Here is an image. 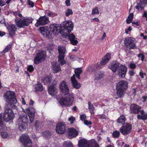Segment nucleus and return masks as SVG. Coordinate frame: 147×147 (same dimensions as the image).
Wrapping results in <instances>:
<instances>
[{
    "label": "nucleus",
    "mask_w": 147,
    "mask_h": 147,
    "mask_svg": "<svg viewBox=\"0 0 147 147\" xmlns=\"http://www.w3.org/2000/svg\"><path fill=\"white\" fill-rule=\"evenodd\" d=\"M4 98L7 104L5 107V111L3 114V119L5 121H8L13 119L14 114L11 108L17 109V107L15 105L17 100L16 98L14 93L11 91H7L4 94Z\"/></svg>",
    "instance_id": "f257e3e1"
},
{
    "label": "nucleus",
    "mask_w": 147,
    "mask_h": 147,
    "mask_svg": "<svg viewBox=\"0 0 147 147\" xmlns=\"http://www.w3.org/2000/svg\"><path fill=\"white\" fill-rule=\"evenodd\" d=\"M74 24L70 20L65 21L59 25L56 24H52L50 26V31L53 33V35L56 34L60 32V29L62 32L68 34L73 30Z\"/></svg>",
    "instance_id": "f03ea898"
},
{
    "label": "nucleus",
    "mask_w": 147,
    "mask_h": 147,
    "mask_svg": "<svg viewBox=\"0 0 147 147\" xmlns=\"http://www.w3.org/2000/svg\"><path fill=\"white\" fill-rule=\"evenodd\" d=\"M128 82L123 80L119 82L116 86L117 94L119 98L123 96L128 88Z\"/></svg>",
    "instance_id": "7ed1b4c3"
},
{
    "label": "nucleus",
    "mask_w": 147,
    "mask_h": 147,
    "mask_svg": "<svg viewBox=\"0 0 147 147\" xmlns=\"http://www.w3.org/2000/svg\"><path fill=\"white\" fill-rule=\"evenodd\" d=\"M28 120L27 115L22 114L19 115L18 120V125L20 131H22L26 130Z\"/></svg>",
    "instance_id": "20e7f679"
},
{
    "label": "nucleus",
    "mask_w": 147,
    "mask_h": 147,
    "mask_svg": "<svg viewBox=\"0 0 147 147\" xmlns=\"http://www.w3.org/2000/svg\"><path fill=\"white\" fill-rule=\"evenodd\" d=\"M65 97L60 98L59 100V103L62 105L70 106L72 105L74 98L72 94H69Z\"/></svg>",
    "instance_id": "39448f33"
},
{
    "label": "nucleus",
    "mask_w": 147,
    "mask_h": 147,
    "mask_svg": "<svg viewBox=\"0 0 147 147\" xmlns=\"http://www.w3.org/2000/svg\"><path fill=\"white\" fill-rule=\"evenodd\" d=\"M59 55L58 57V62L61 65H63L66 64V62L64 60L65 56V54L66 53V49L63 46H59L58 47Z\"/></svg>",
    "instance_id": "423d86ee"
},
{
    "label": "nucleus",
    "mask_w": 147,
    "mask_h": 147,
    "mask_svg": "<svg viewBox=\"0 0 147 147\" xmlns=\"http://www.w3.org/2000/svg\"><path fill=\"white\" fill-rule=\"evenodd\" d=\"M33 19L31 17L25 18L23 19L16 20V23L17 26L20 28L24 26H28L32 22Z\"/></svg>",
    "instance_id": "0eeeda50"
},
{
    "label": "nucleus",
    "mask_w": 147,
    "mask_h": 147,
    "mask_svg": "<svg viewBox=\"0 0 147 147\" xmlns=\"http://www.w3.org/2000/svg\"><path fill=\"white\" fill-rule=\"evenodd\" d=\"M134 38L130 37H126L124 40V44L126 47L129 49H134L136 48L134 42Z\"/></svg>",
    "instance_id": "6e6552de"
},
{
    "label": "nucleus",
    "mask_w": 147,
    "mask_h": 147,
    "mask_svg": "<svg viewBox=\"0 0 147 147\" xmlns=\"http://www.w3.org/2000/svg\"><path fill=\"white\" fill-rule=\"evenodd\" d=\"M46 57L45 51H39L34 59V63L36 64H38L39 63L44 61Z\"/></svg>",
    "instance_id": "1a4fd4ad"
},
{
    "label": "nucleus",
    "mask_w": 147,
    "mask_h": 147,
    "mask_svg": "<svg viewBox=\"0 0 147 147\" xmlns=\"http://www.w3.org/2000/svg\"><path fill=\"white\" fill-rule=\"evenodd\" d=\"M59 88L61 92L65 95H67L69 93V89L66 82L63 81L59 84Z\"/></svg>",
    "instance_id": "9d476101"
},
{
    "label": "nucleus",
    "mask_w": 147,
    "mask_h": 147,
    "mask_svg": "<svg viewBox=\"0 0 147 147\" xmlns=\"http://www.w3.org/2000/svg\"><path fill=\"white\" fill-rule=\"evenodd\" d=\"M21 142L25 147H32L31 146L32 142L27 135H23L20 137Z\"/></svg>",
    "instance_id": "9b49d317"
},
{
    "label": "nucleus",
    "mask_w": 147,
    "mask_h": 147,
    "mask_svg": "<svg viewBox=\"0 0 147 147\" xmlns=\"http://www.w3.org/2000/svg\"><path fill=\"white\" fill-rule=\"evenodd\" d=\"M131 125L128 123L121 126L119 129V131L122 134L125 136L131 132Z\"/></svg>",
    "instance_id": "f8f14e48"
},
{
    "label": "nucleus",
    "mask_w": 147,
    "mask_h": 147,
    "mask_svg": "<svg viewBox=\"0 0 147 147\" xmlns=\"http://www.w3.org/2000/svg\"><path fill=\"white\" fill-rule=\"evenodd\" d=\"M49 22V18L45 16L40 17L37 21L35 24V26L38 27L40 25H43L47 24Z\"/></svg>",
    "instance_id": "ddd939ff"
},
{
    "label": "nucleus",
    "mask_w": 147,
    "mask_h": 147,
    "mask_svg": "<svg viewBox=\"0 0 147 147\" xmlns=\"http://www.w3.org/2000/svg\"><path fill=\"white\" fill-rule=\"evenodd\" d=\"M25 112L27 113L30 118V122L32 123L34 121V117L35 114V110L32 107H28L25 108Z\"/></svg>",
    "instance_id": "4468645a"
},
{
    "label": "nucleus",
    "mask_w": 147,
    "mask_h": 147,
    "mask_svg": "<svg viewBox=\"0 0 147 147\" xmlns=\"http://www.w3.org/2000/svg\"><path fill=\"white\" fill-rule=\"evenodd\" d=\"M127 67L125 65H121L119 67L118 70V74L119 77L124 78L127 71Z\"/></svg>",
    "instance_id": "2eb2a0df"
},
{
    "label": "nucleus",
    "mask_w": 147,
    "mask_h": 147,
    "mask_svg": "<svg viewBox=\"0 0 147 147\" xmlns=\"http://www.w3.org/2000/svg\"><path fill=\"white\" fill-rule=\"evenodd\" d=\"M9 34L11 37H12L15 34V32L16 31V26L13 24H10L7 27Z\"/></svg>",
    "instance_id": "dca6fc26"
},
{
    "label": "nucleus",
    "mask_w": 147,
    "mask_h": 147,
    "mask_svg": "<svg viewBox=\"0 0 147 147\" xmlns=\"http://www.w3.org/2000/svg\"><path fill=\"white\" fill-rule=\"evenodd\" d=\"M65 125L63 123H60L57 124L56 127V131L60 134H63L66 129Z\"/></svg>",
    "instance_id": "f3484780"
},
{
    "label": "nucleus",
    "mask_w": 147,
    "mask_h": 147,
    "mask_svg": "<svg viewBox=\"0 0 147 147\" xmlns=\"http://www.w3.org/2000/svg\"><path fill=\"white\" fill-rule=\"evenodd\" d=\"M141 109V107L134 104H132L130 106V112L131 113L134 114H138Z\"/></svg>",
    "instance_id": "a211bd4d"
},
{
    "label": "nucleus",
    "mask_w": 147,
    "mask_h": 147,
    "mask_svg": "<svg viewBox=\"0 0 147 147\" xmlns=\"http://www.w3.org/2000/svg\"><path fill=\"white\" fill-rule=\"evenodd\" d=\"M78 132L74 129L70 128L68 129V136L69 138L75 137L78 136Z\"/></svg>",
    "instance_id": "6ab92c4d"
},
{
    "label": "nucleus",
    "mask_w": 147,
    "mask_h": 147,
    "mask_svg": "<svg viewBox=\"0 0 147 147\" xmlns=\"http://www.w3.org/2000/svg\"><path fill=\"white\" fill-rule=\"evenodd\" d=\"M104 72L102 71H98L94 74V80L95 82H96L97 80H99L103 78L104 75Z\"/></svg>",
    "instance_id": "aec40b11"
},
{
    "label": "nucleus",
    "mask_w": 147,
    "mask_h": 147,
    "mask_svg": "<svg viewBox=\"0 0 147 147\" xmlns=\"http://www.w3.org/2000/svg\"><path fill=\"white\" fill-rule=\"evenodd\" d=\"M74 75L71 78V80L73 87L76 89L79 88L81 86V84L78 83L75 78Z\"/></svg>",
    "instance_id": "412c9836"
},
{
    "label": "nucleus",
    "mask_w": 147,
    "mask_h": 147,
    "mask_svg": "<svg viewBox=\"0 0 147 147\" xmlns=\"http://www.w3.org/2000/svg\"><path fill=\"white\" fill-rule=\"evenodd\" d=\"M90 142L86 139H81L79 141V147H89Z\"/></svg>",
    "instance_id": "4be33fe9"
},
{
    "label": "nucleus",
    "mask_w": 147,
    "mask_h": 147,
    "mask_svg": "<svg viewBox=\"0 0 147 147\" xmlns=\"http://www.w3.org/2000/svg\"><path fill=\"white\" fill-rule=\"evenodd\" d=\"M48 91L49 94L52 96L55 95L57 93V89L54 85L49 87Z\"/></svg>",
    "instance_id": "5701e85b"
},
{
    "label": "nucleus",
    "mask_w": 147,
    "mask_h": 147,
    "mask_svg": "<svg viewBox=\"0 0 147 147\" xmlns=\"http://www.w3.org/2000/svg\"><path fill=\"white\" fill-rule=\"evenodd\" d=\"M68 39L70 41L71 43L74 45H76L78 43L75 36L73 34H69L68 35Z\"/></svg>",
    "instance_id": "b1692460"
},
{
    "label": "nucleus",
    "mask_w": 147,
    "mask_h": 147,
    "mask_svg": "<svg viewBox=\"0 0 147 147\" xmlns=\"http://www.w3.org/2000/svg\"><path fill=\"white\" fill-rule=\"evenodd\" d=\"M111 54L109 53H107L105 55L104 57L102 59L101 64L102 65H105L108 63L111 59Z\"/></svg>",
    "instance_id": "393cba45"
},
{
    "label": "nucleus",
    "mask_w": 147,
    "mask_h": 147,
    "mask_svg": "<svg viewBox=\"0 0 147 147\" xmlns=\"http://www.w3.org/2000/svg\"><path fill=\"white\" fill-rule=\"evenodd\" d=\"M52 69L54 73H57L61 70V67L59 64H57L56 62H53L51 63Z\"/></svg>",
    "instance_id": "a878e982"
},
{
    "label": "nucleus",
    "mask_w": 147,
    "mask_h": 147,
    "mask_svg": "<svg viewBox=\"0 0 147 147\" xmlns=\"http://www.w3.org/2000/svg\"><path fill=\"white\" fill-rule=\"evenodd\" d=\"M34 91L35 92L38 91H42L43 90V87L41 83L38 82L34 86Z\"/></svg>",
    "instance_id": "bb28decb"
},
{
    "label": "nucleus",
    "mask_w": 147,
    "mask_h": 147,
    "mask_svg": "<svg viewBox=\"0 0 147 147\" xmlns=\"http://www.w3.org/2000/svg\"><path fill=\"white\" fill-rule=\"evenodd\" d=\"M52 79V77L50 75H49L42 79V81L45 84H49L51 82Z\"/></svg>",
    "instance_id": "cd10ccee"
},
{
    "label": "nucleus",
    "mask_w": 147,
    "mask_h": 147,
    "mask_svg": "<svg viewBox=\"0 0 147 147\" xmlns=\"http://www.w3.org/2000/svg\"><path fill=\"white\" fill-rule=\"evenodd\" d=\"M82 69L81 67L76 68L75 70V74L74 75L75 78H76V76L78 79H80V75L82 72Z\"/></svg>",
    "instance_id": "c85d7f7f"
},
{
    "label": "nucleus",
    "mask_w": 147,
    "mask_h": 147,
    "mask_svg": "<svg viewBox=\"0 0 147 147\" xmlns=\"http://www.w3.org/2000/svg\"><path fill=\"white\" fill-rule=\"evenodd\" d=\"M100 68L99 65L97 64L94 65L89 66L88 67V69L90 71L94 72L100 69Z\"/></svg>",
    "instance_id": "c756f323"
},
{
    "label": "nucleus",
    "mask_w": 147,
    "mask_h": 147,
    "mask_svg": "<svg viewBox=\"0 0 147 147\" xmlns=\"http://www.w3.org/2000/svg\"><path fill=\"white\" fill-rule=\"evenodd\" d=\"M41 33L45 36H47L49 35V32L48 27H42L41 28Z\"/></svg>",
    "instance_id": "7c9ffc66"
},
{
    "label": "nucleus",
    "mask_w": 147,
    "mask_h": 147,
    "mask_svg": "<svg viewBox=\"0 0 147 147\" xmlns=\"http://www.w3.org/2000/svg\"><path fill=\"white\" fill-rule=\"evenodd\" d=\"M88 109L90 112L91 114H94L95 113V108L93 106L90 101L88 102Z\"/></svg>",
    "instance_id": "2f4dec72"
},
{
    "label": "nucleus",
    "mask_w": 147,
    "mask_h": 147,
    "mask_svg": "<svg viewBox=\"0 0 147 147\" xmlns=\"http://www.w3.org/2000/svg\"><path fill=\"white\" fill-rule=\"evenodd\" d=\"M126 120L125 118L123 115L120 116L117 119V122L119 123H121L122 124L125 123Z\"/></svg>",
    "instance_id": "473e14b6"
},
{
    "label": "nucleus",
    "mask_w": 147,
    "mask_h": 147,
    "mask_svg": "<svg viewBox=\"0 0 147 147\" xmlns=\"http://www.w3.org/2000/svg\"><path fill=\"white\" fill-rule=\"evenodd\" d=\"M119 65V63H116L114 64H112L110 67V69L114 72H115L116 71Z\"/></svg>",
    "instance_id": "72a5a7b5"
},
{
    "label": "nucleus",
    "mask_w": 147,
    "mask_h": 147,
    "mask_svg": "<svg viewBox=\"0 0 147 147\" xmlns=\"http://www.w3.org/2000/svg\"><path fill=\"white\" fill-rule=\"evenodd\" d=\"M133 16L134 15L132 13H130L129 14L126 20L127 24H129L131 22L133 19Z\"/></svg>",
    "instance_id": "f704fd0d"
},
{
    "label": "nucleus",
    "mask_w": 147,
    "mask_h": 147,
    "mask_svg": "<svg viewBox=\"0 0 147 147\" xmlns=\"http://www.w3.org/2000/svg\"><path fill=\"white\" fill-rule=\"evenodd\" d=\"M137 117L138 119L145 120L147 119V115L145 114L142 115H138Z\"/></svg>",
    "instance_id": "c9c22d12"
},
{
    "label": "nucleus",
    "mask_w": 147,
    "mask_h": 147,
    "mask_svg": "<svg viewBox=\"0 0 147 147\" xmlns=\"http://www.w3.org/2000/svg\"><path fill=\"white\" fill-rule=\"evenodd\" d=\"M63 144L64 147H73L72 143L70 141H65Z\"/></svg>",
    "instance_id": "e433bc0d"
},
{
    "label": "nucleus",
    "mask_w": 147,
    "mask_h": 147,
    "mask_svg": "<svg viewBox=\"0 0 147 147\" xmlns=\"http://www.w3.org/2000/svg\"><path fill=\"white\" fill-rule=\"evenodd\" d=\"M12 44L10 43L9 44L7 45L4 50L3 51V53H5L8 52L11 48Z\"/></svg>",
    "instance_id": "4c0bfd02"
},
{
    "label": "nucleus",
    "mask_w": 147,
    "mask_h": 147,
    "mask_svg": "<svg viewBox=\"0 0 147 147\" xmlns=\"http://www.w3.org/2000/svg\"><path fill=\"white\" fill-rule=\"evenodd\" d=\"M73 12L71 9H68L66 10L65 11V14L66 16H69V15H72Z\"/></svg>",
    "instance_id": "58836bf2"
},
{
    "label": "nucleus",
    "mask_w": 147,
    "mask_h": 147,
    "mask_svg": "<svg viewBox=\"0 0 147 147\" xmlns=\"http://www.w3.org/2000/svg\"><path fill=\"white\" fill-rule=\"evenodd\" d=\"M142 4L140 2L137 3V5L135 7L136 9L138 10H139L140 9L141 10H143L144 9V7L141 6Z\"/></svg>",
    "instance_id": "ea45409f"
},
{
    "label": "nucleus",
    "mask_w": 147,
    "mask_h": 147,
    "mask_svg": "<svg viewBox=\"0 0 147 147\" xmlns=\"http://www.w3.org/2000/svg\"><path fill=\"white\" fill-rule=\"evenodd\" d=\"M68 121L71 124H73L76 121V118L73 116H71L68 118Z\"/></svg>",
    "instance_id": "a19ab883"
},
{
    "label": "nucleus",
    "mask_w": 147,
    "mask_h": 147,
    "mask_svg": "<svg viewBox=\"0 0 147 147\" xmlns=\"http://www.w3.org/2000/svg\"><path fill=\"white\" fill-rule=\"evenodd\" d=\"M99 13V11L98 10V8L97 7H96L93 9L92 10V14L93 15L94 14H98Z\"/></svg>",
    "instance_id": "79ce46f5"
},
{
    "label": "nucleus",
    "mask_w": 147,
    "mask_h": 147,
    "mask_svg": "<svg viewBox=\"0 0 147 147\" xmlns=\"http://www.w3.org/2000/svg\"><path fill=\"white\" fill-rule=\"evenodd\" d=\"M80 120L84 122L86 120L87 117L85 114H82L80 115Z\"/></svg>",
    "instance_id": "37998d69"
},
{
    "label": "nucleus",
    "mask_w": 147,
    "mask_h": 147,
    "mask_svg": "<svg viewBox=\"0 0 147 147\" xmlns=\"http://www.w3.org/2000/svg\"><path fill=\"white\" fill-rule=\"evenodd\" d=\"M120 134V133L118 131H114L113 133V135L114 138L118 137Z\"/></svg>",
    "instance_id": "c03bdc74"
},
{
    "label": "nucleus",
    "mask_w": 147,
    "mask_h": 147,
    "mask_svg": "<svg viewBox=\"0 0 147 147\" xmlns=\"http://www.w3.org/2000/svg\"><path fill=\"white\" fill-rule=\"evenodd\" d=\"M84 123L86 125L89 126V125H91L92 124V121H88L87 120H86L84 122Z\"/></svg>",
    "instance_id": "a18cd8bd"
},
{
    "label": "nucleus",
    "mask_w": 147,
    "mask_h": 147,
    "mask_svg": "<svg viewBox=\"0 0 147 147\" xmlns=\"http://www.w3.org/2000/svg\"><path fill=\"white\" fill-rule=\"evenodd\" d=\"M1 136L3 138H6L8 136V134L6 132H2L1 133Z\"/></svg>",
    "instance_id": "49530a36"
},
{
    "label": "nucleus",
    "mask_w": 147,
    "mask_h": 147,
    "mask_svg": "<svg viewBox=\"0 0 147 147\" xmlns=\"http://www.w3.org/2000/svg\"><path fill=\"white\" fill-rule=\"evenodd\" d=\"M41 125V123L39 121H36L35 123V126L36 127L38 128V127Z\"/></svg>",
    "instance_id": "de8ad7c7"
},
{
    "label": "nucleus",
    "mask_w": 147,
    "mask_h": 147,
    "mask_svg": "<svg viewBox=\"0 0 147 147\" xmlns=\"http://www.w3.org/2000/svg\"><path fill=\"white\" fill-rule=\"evenodd\" d=\"M27 2H28V5L32 7H33L34 5V3L31 1L30 0H28Z\"/></svg>",
    "instance_id": "09e8293b"
},
{
    "label": "nucleus",
    "mask_w": 147,
    "mask_h": 147,
    "mask_svg": "<svg viewBox=\"0 0 147 147\" xmlns=\"http://www.w3.org/2000/svg\"><path fill=\"white\" fill-rule=\"evenodd\" d=\"M51 133L49 131H46L44 135L47 138H49L51 136Z\"/></svg>",
    "instance_id": "8fccbe9b"
},
{
    "label": "nucleus",
    "mask_w": 147,
    "mask_h": 147,
    "mask_svg": "<svg viewBox=\"0 0 147 147\" xmlns=\"http://www.w3.org/2000/svg\"><path fill=\"white\" fill-rule=\"evenodd\" d=\"M27 70L31 72L34 70V67L32 65H30L28 67Z\"/></svg>",
    "instance_id": "3c124183"
},
{
    "label": "nucleus",
    "mask_w": 147,
    "mask_h": 147,
    "mask_svg": "<svg viewBox=\"0 0 147 147\" xmlns=\"http://www.w3.org/2000/svg\"><path fill=\"white\" fill-rule=\"evenodd\" d=\"M139 74L141 78H142L144 77V76L146 75V74L143 72L142 71H141L139 73Z\"/></svg>",
    "instance_id": "603ef678"
},
{
    "label": "nucleus",
    "mask_w": 147,
    "mask_h": 147,
    "mask_svg": "<svg viewBox=\"0 0 147 147\" xmlns=\"http://www.w3.org/2000/svg\"><path fill=\"white\" fill-rule=\"evenodd\" d=\"M99 118L102 119H106L107 118V117L105 115H99Z\"/></svg>",
    "instance_id": "864d4df0"
},
{
    "label": "nucleus",
    "mask_w": 147,
    "mask_h": 147,
    "mask_svg": "<svg viewBox=\"0 0 147 147\" xmlns=\"http://www.w3.org/2000/svg\"><path fill=\"white\" fill-rule=\"evenodd\" d=\"M132 30V28L131 26H129L127 29L125 30V32L127 34H128L129 32L130 31Z\"/></svg>",
    "instance_id": "5fc2aeb1"
},
{
    "label": "nucleus",
    "mask_w": 147,
    "mask_h": 147,
    "mask_svg": "<svg viewBox=\"0 0 147 147\" xmlns=\"http://www.w3.org/2000/svg\"><path fill=\"white\" fill-rule=\"evenodd\" d=\"M129 66L132 69H134L136 67V65L134 63H131L130 65Z\"/></svg>",
    "instance_id": "6e6d98bb"
},
{
    "label": "nucleus",
    "mask_w": 147,
    "mask_h": 147,
    "mask_svg": "<svg viewBox=\"0 0 147 147\" xmlns=\"http://www.w3.org/2000/svg\"><path fill=\"white\" fill-rule=\"evenodd\" d=\"M90 147H99L98 145L96 143H92L90 144Z\"/></svg>",
    "instance_id": "4d7b16f0"
},
{
    "label": "nucleus",
    "mask_w": 147,
    "mask_h": 147,
    "mask_svg": "<svg viewBox=\"0 0 147 147\" xmlns=\"http://www.w3.org/2000/svg\"><path fill=\"white\" fill-rule=\"evenodd\" d=\"M65 3L67 6H69L70 5L71 3H70V0H66L65 1Z\"/></svg>",
    "instance_id": "13d9d810"
},
{
    "label": "nucleus",
    "mask_w": 147,
    "mask_h": 147,
    "mask_svg": "<svg viewBox=\"0 0 147 147\" xmlns=\"http://www.w3.org/2000/svg\"><path fill=\"white\" fill-rule=\"evenodd\" d=\"M142 4H145V5L147 4V0H140V2Z\"/></svg>",
    "instance_id": "bf43d9fd"
},
{
    "label": "nucleus",
    "mask_w": 147,
    "mask_h": 147,
    "mask_svg": "<svg viewBox=\"0 0 147 147\" xmlns=\"http://www.w3.org/2000/svg\"><path fill=\"white\" fill-rule=\"evenodd\" d=\"M5 2L3 0H0V6H3L5 4Z\"/></svg>",
    "instance_id": "052dcab7"
},
{
    "label": "nucleus",
    "mask_w": 147,
    "mask_h": 147,
    "mask_svg": "<svg viewBox=\"0 0 147 147\" xmlns=\"http://www.w3.org/2000/svg\"><path fill=\"white\" fill-rule=\"evenodd\" d=\"M129 74L131 76H133L134 74L135 73L134 72V71L133 70H130L129 71Z\"/></svg>",
    "instance_id": "680f3d73"
},
{
    "label": "nucleus",
    "mask_w": 147,
    "mask_h": 147,
    "mask_svg": "<svg viewBox=\"0 0 147 147\" xmlns=\"http://www.w3.org/2000/svg\"><path fill=\"white\" fill-rule=\"evenodd\" d=\"M138 56L139 57L141 58V59L142 60H143V59H144V56L143 54H141V53L140 54L138 55Z\"/></svg>",
    "instance_id": "e2e57ef3"
},
{
    "label": "nucleus",
    "mask_w": 147,
    "mask_h": 147,
    "mask_svg": "<svg viewBox=\"0 0 147 147\" xmlns=\"http://www.w3.org/2000/svg\"><path fill=\"white\" fill-rule=\"evenodd\" d=\"M5 34V32H4L0 31V36L2 37Z\"/></svg>",
    "instance_id": "0e129e2a"
},
{
    "label": "nucleus",
    "mask_w": 147,
    "mask_h": 147,
    "mask_svg": "<svg viewBox=\"0 0 147 147\" xmlns=\"http://www.w3.org/2000/svg\"><path fill=\"white\" fill-rule=\"evenodd\" d=\"M132 24L133 26H134V25H135L136 26H139V24L138 22H132Z\"/></svg>",
    "instance_id": "69168bd1"
},
{
    "label": "nucleus",
    "mask_w": 147,
    "mask_h": 147,
    "mask_svg": "<svg viewBox=\"0 0 147 147\" xmlns=\"http://www.w3.org/2000/svg\"><path fill=\"white\" fill-rule=\"evenodd\" d=\"M95 20L97 22H99V20L97 18H94V19H93L91 20V22H93Z\"/></svg>",
    "instance_id": "338daca9"
},
{
    "label": "nucleus",
    "mask_w": 147,
    "mask_h": 147,
    "mask_svg": "<svg viewBox=\"0 0 147 147\" xmlns=\"http://www.w3.org/2000/svg\"><path fill=\"white\" fill-rule=\"evenodd\" d=\"M142 98L144 99L142 101L143 102H144L146 101V100L147 99V96H143L142 97Z\"/></svg>",
    "instance_id": "774afa93"
}]
</instances>
